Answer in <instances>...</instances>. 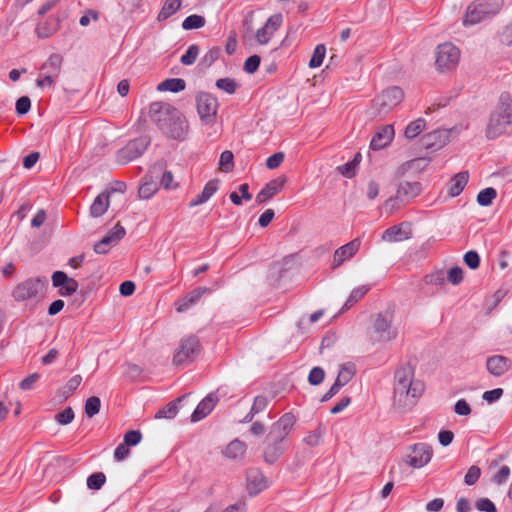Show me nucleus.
<instances>
[{"mask_svg":"<svg viewBox=\"0 0 512 512\" xmlns=\"http://www.w3.org/2000/svg\"><path fill=\"white\" fill-rule=\"evenodd\" d=\"M130 454L129 446H127L124 442L119 444L114 451V459L117 462L123 461Z\"/></svg>","mask_w":512,"mask_h":512,"instance_id":"nucleus-64","label":"nucleus"},{"mask_svg":"<svg viewBox=\"0 0 512 512\" xmlns=\"http://www.w3.org/2000/svg\"><path fill=\"white\" fill-rule=\"evenodd\" d=\"M369 291L368 286H359L352 290L350 296L344 303L342 310L350 309L355 303H357L364 295Z\"/></svg>","mask_w":512,"mask_h":512,"instance_id":"nucleus-36","label":"nucleus"},{"mask_svg":"<svg viewBox=\"0 0 512 512\" xmlns=\"http://www.w3.org/2000/svg\"><path fill=\"white\" fill-rule=\"evenodd\" d=\"M324 378L325 371L323 370V368L316 366L310 370L308 375V382L312 386H318L324 381Z\"/></svg>","mask_w":512,"mask_h":512,"instance_id":"nucleus-47","label":"nucleus"},{"mask_svg":"<svg viewBox=\"0 0 512 512\" xmlns=\"http://www.w3.org/2000/svg\"><path fill=\"white\" fill-rule=\"evenodd\" d=\"M497 192L494 188L488 187L481 190L477 195V203L480 206H489L496 198Z\"/></svg>","mask_w":512,"mask_h":512,"instance_id":"nucleus-39","label":"nucleus"},{"mask_svg":"<svg viewBox=\"0 0 512 512\" xmlns=\"http://www.w3.org/2000/svg\"><path fill=\"white\" fill-rule=\"evenodd\" d=\"M200 351L199 339L194 336H188L181 340L180 345L173 357V364L176 366L186 362H191Z\"/></svg>","mask_w":512,"mask_h":512,"instance_id":"nucleus-10","label":"nucleus"},{"mask_svg":"<svg viewBox=\"0 0 512 512\" xmlns=\"http://www.w3.org/2000/svg\"><path fill=\"white\" fill-rule=\"evenodd\" d=\"M196 106L198 114L203 122L211 124L215 121L218 110V101L212 94L207 92L198 93L196 96Z\"/></svg>","mask_w":512,"mask_h":512,"instance_id":"nucleus-11","label":"nucleus"},{"mask_svg":"<svg viewBox=\"0 0 512 512\" xmlns=\"http://www.w3.org/2000/svg\"><path fill=\"white\" fill-rule=\"evenodd\" d=\"M216 87L228 94H234L238 88V83L233 78H220L216 81Z\"/></svg>","mask_w":512,"mask_h":512,"instance_id":"nucleus-43","label":"nucleus"},{"mask_svg":"<svg viewBox=\"0 0 512 512\" xmlns=\"http://www.w3.org/2000/svg\"><path fill=\"white\" fill-rule=\"evenodd\" d=\"M403 99L404 92L400 87H388L373 99L370 115L383 119L390 111L398 106Z\"/></svg>","mask_w":512,"mask_h":512,"instance_id":"nucleus-5","label":"nucleus"},{"mask_svg":"<svg viewBox=\"0 0 512 512\" xmlns=\"http://www.w3.org/2000/svg\"><path fill=\"white\" fill-rule=\"evenodd\" d=\"M283 22V16L281 13L270 16L265 25L257 30L256 40L260 45L267 44L273 34L280 28Z\"/></svg>","mask_w":512,"mask_h":512,"instance_id":"nucleus-15","label":"nucleus"},{"mask_svg":"<svg viewBox=\"0 0 512 512\" xmlns=\"http://www.w3.org/2000/svg\"><path fill=\"white\" fill-rule=\"evenodd\" d=\"M454 412L460 416H468L471 413V407L466 400L460 399L454 405Z\"/></svg>","mask_w":512,"mask_h":512,"instance_id":"nucleus-60","label":"nucleus"},{"mask_svg":"<svg viewBox=\"0 0 512 512\" xmlns=\"http://www.w3.org/2000/svg\"><path fill=\"white\" fill-rule=\"evenodd\" d=\"M52 284L54 287L59 288L61 296H71L79 287L78 282L67 276L63 271H55L52 275Z\"/></svg>","mask_w":512,"mask_h":512,"instance_id":"nucleus-16","label":"nucleus"},{"mask_svg":"<svg viewBox=\"0 0 512 512\" xmlns=\"http://www.w3.org/2000/svg\"><path fill=\"white\" fill-rule=\"evenodd\" d=\"M184 397L185 396H182V397L178 398L176 401H172V402L168 403L164 408L160 409L155 414V418L156 419H162V418L173 419L178 413V408H177L176 402H180Z\"/></svg>","mask_w":512,"mask_h":512,"instance_id":"nucleus-35","label":"nucleus"},{"mask_svg":"<svg viewBox=\"0 0 512 512\" xmlns=\"http://www.w3.org/2000/svg\"><path fill=\"white\" fill-rule=\"evenodd\" d=\"M100 408H101L100 398L97 396H91L85 402L84 412L88 418H92L96 414L99 413Z\"/></svg>","mask_w":512,"mask_h":512,"instance_id":"nucleus-38","label":"nucleus"},{"mask_svg":"<svg viewBox=\"0 0 512 512\" xmlns=\"http://www.w3.org/2000/svg\"><path fill=\"white\" fill-rule=\"evenodd\" d=\"M285 179L276 178L268 182L261 191L256 195V202L262 204L273 198L284 187Z\"/></svg>","mask_w":512,"mask_h":512,"instance_id":"nucleus-19","label":"nucleus"},{"mask_svg":"<svg viewBox=\"0 0 512 512\" xmlns=\"http://www.w3.org/2000/svg\"><path fill=\"white\" fill-rule=\"evenodd\" d=\"M186 87V82L181 78H169L158 84L157 90L159 91H170L180 92Z\"/></svg>","mask_w":512,"mask_h":512,"instance_id":"nucleus-31","label":"nucleus"},{"mask_svg":"<svg viewBox=\"0 0 512 512\" xmlns=\"http://www.w3.org/2000/svg\"><path fill=\"white\" fill-rule=\"evenodd\" d=\"M476 508L482 512H497L495 504L488 498H481L476 502Z\"/></svg>","mask_w":512,"mask_h":512,"instance_id":"nucleus-57","label":"nucleus"},{"mask_svg":"<svg viewBox=\"0 0 512 512\" xmlns=\"http://www.w3.org/2000/svg\"><path fill=\"white\" fill-rule=\"evenodd\" d=\"M246 444L238 439L230 442L225 449V456L230 459H239L244 456L246 452Z\"/></svg>","mask_w":512,"mask_h":512,"instance_id":"nucleus-30","label":"nucleus"},{"mask_svg":"<svg viewBox=\"0 0 512 512\" xmlns=\"http://www.w3.org/2000/svg\"><path fill=\"white\" fill-rule=\"evenodd\" d=\"M182 1L181 0H166L163 4L158 16V21H165L177 11L181 9Z\"/></svg>","mask_w":512,"mask_h":512,"instance_id":"nucleus-29","label":"nucleus"},{"mask_svg":"<svg viewBox=\"0 0 512 512\" xmlns=\"http://www.w3.org/2000/svg\"><path fill=\"white\" fill-rule=\"evenodd\" d=\"M510 125H512V99L508 93H502L498 106L490 115L486 137L490 140L496 139L504 134Z\"/></svg>","mask_w":512,"mask_h":512,"instance_id":"nucleus-4","label":"nucleus"},{"mask_svg":"<svg viewBox=\"0 0 512 512\" xmlns=\"http://www.w3.org/2000/svg\"><path fill=\"white\" fill-rule=\"evenodd\" d=\"M16 113L25 115L31 108V100L28 96H22L16 101Z\"/></svg>","mask_w":512,"mask_h":512,"instance_id":"nucleus-55","label":"nucleus"},{"mask_svg":"<svg viewBox=\"0 0 512 512\" xmlns=\"http://www.w3.org/2000/svg\"><path fill=\"white\" fill-rule=\"evenodd\" d=\"M221 49L219 47H212L201 58L198 66L202 69H208L219 58Z\"/></svg>","mask_w":512,"mask_h":512,"instance_id":"nucleus-34","label":"nucleus"},{"mask_svg":"<svg viewBox=\"0 0 512 512\" xmlns=\"http://www.w3.org/2000/svg\"><path fill=\"white\" fill-rule=\"evenodd\" d=\"M502 7L503 0H476L467 7L463 23L478 24L498 14Z\"/></svg>","mask_w":512,"mask_h":512,"instance_id":"nucleus-6","label":"nucleus"},{"mask_svg":"<svg viewBox=\"0 0 512 512\" xmlns=\"http://www.w3.org/2000/svg\"><path fill=\"white\" fill-rule=\"evenodd\" d=\"M394 129L392 125H386L375 133L371 142L370 148L373 150H380L386 147L393 139Z\"/></svg>","mask_w":512,"mask_h":512,"instance_id":"nucleus-22","label":"nucleus"},{"mask_svg":"<svg viewBox=\"0 0 512 512\" xmlns=\"http://www.w3.org/2000/svg\"><path fill=\"white\" fill-rule=\"evenodd\" d=\"M110 192L100 193L90 206V215L94 218L101 217L108 209Z\"/></svg>","mask_w":512,"mask_h":512,"instance_id":"nucleus-26","label":"nucleus"},{"mask_svg":"<svg viewBox=\"0 0 512 512\" xmlns=\"http://www.w3.org/2000/svg\"><path fill=\"white\" fill-rule=\"evenodd\" d=\"M511 366L509 358L502 355L491 356L486 361L487 370L496 377L505 374Z\"/></svg>","mask_w":512,"mask_h":512,"instance_id":"nucleus-20","label":"nucleus"},{"mask_svg":"<svg viewBox=\"0 0 512 512\" xmlns=\"http://www.w3.org/2000/svg\"><path fill=\"white\" fill-rule=\"evenodd\" d=\"M206 23V20L203 16L193 14L184 19L182 22V28L184 30H192L202 28Z\"/></svg>","mask_w":512,"mask_h":512,"instance_id":"nucleus-37","label":"nucleus"},{"mask_svg":"<svg viewBox=\"0 0 512 512\" xmlns=\"http://www.w3.org/2000/svg\"><path fill=\"white\" fill-rule=\"evenodd\" d=\"M82 377L80 375H74L66 385L63 387V395L67 398L69 397L81 384Z\"/></svg>","mask_w":512,"mask_h":512,"instance_id":"nucleus-50","label":"nucleus"},{"mask_svg":"<svg viewBox=\"0 0 512 512\" xmlns=\"http://www.w3.org/2000/svg\"><path fill=\"white\" fill-rule=\"evenodd\" d=\"M106 476L103 472H96L87 478V486L91 490H99L104 485Z\"/></svg>","mask_w":512,"mask_h":512,"instance_id":"nucleus-46","label":"nucleus"},{"mask_svg":"<svg viewBox=\"0 0 512 512\" xmlns=\"http://www.w3.org/2000/svg\"><path fill=\"white\" fill-rule=\"evenodd\" d=\"M463 261L470 269L475 270L480 265V256L476 251L470 250L464 254Z\"/></svg>","mask_w":512,"mask_h":512,"instance_id":"nucleus-49","label":"nucleus"},{"mask_svg":"<svg viewBox=\"0 0 512 512\" xmlns=\"http://www.w3.org/2000/svg\"><path fill=\"white\" fill-rule=\"evenodd\" d=\"M296 418L292 413H285L270 428L265 439L263 458L267 464H274L284 453L283 440L292 430Z\"/></svg>","mask_w":512,"mask_h":512,"instance_id":"nucleus-2","label":"nucleus"},{"mask_svg":"<svg viewBox=\"0 0 512 512\" xmlns=\"http://www.w3.org/2000/svg\"><path fill=\"white\" fill-rule=\"evenodd\" d=\"M361 241L359 238L351 240L334 252L333 268L339 267L345 260L351 258L359 250Z\"/></svg>","mask_w":512,"mask_h":512,"instance_id":"nucleus-17","label":"nucleus"},{"mask_svg":"<svg viewBox=\"0 0 512 512\" xmlns=\"http://www.w3.org/2000/svg\"><path fill=\"white\" fill-rule=\"evenodd\" d=\"M63 57L58 53H53L49 56L46 62L41 66V73H46L57 78L61 72Z\"/></svg>","mask_w":512,"mask_h":512,"instance_id":"nucleus-25","label":"nucleus"},{"mask_svg":"<svg viewBox=\"0 0 512 512\" xmlns=\"http://www.w3.org/2000/svg\"><path fill=\"white\" fill-rule=\"evenodd\" d=\"M503 395L502 388H495L493 390L485 391L482 395L484 401L488 403H493L501 398Z\"/></svg>","mask_w":512,"mask_h":512,"instance_id":"nucleus-62","label":"nucleus"},{"mask_svg":"<svg viewBox=\"0 0 512 512\" xmlns=\"http://www.w3.org/2000/svg\"><path fill=\"white\" fill-rule=\"evenodd\" d=\"M424 391V384L414 380V367L401 363L394 373V397L399 401L403 397L418 398Z\"/></svg>","mask_w":512,"mask_h":512,"instance_id":"nucleus-3","label":"nucleus"},{"mask_svg":"<svg viewBox=\"0 0 512 512\" xmlns=\"http://www.w3.org/2000/svg\"><path fill=\"white\" fill-rule=\"evenodd\" d=\"M409 453L404 457L403 461L412 468H422L427 465L432 456L433 449L427 443H416L408 448Z\"/></svg>","mask_w":512,"mask_h":512,"instance_id":"nucleus-9","label":"nucleus"},{"mask_svg":"<svg viewBox=\"0 0 512 512\" xmlns=\"http://www.w3.org/2000/svg\"><path fill=\"white\" fill-rule=\"evenodd\" d=\"M40 378V375L38 373H32L28 375L26 378H24L20 383L19 387L22 390H30L33 388V385L38 381Z\"/></svg>","mask_w":512,"mask_h":512,"instance_id":"nucleus-63","label":"nucleus"},{"mask_svg":"<svg viewBox=\"0 0 512 512\" xmlns=\"http://www.w3.org/2000/svg\"><path fill=\"white\" fill-rule=\"evenodd\" d=\"M200 49L196 44H192L188 47L185 54H183L180 58L181 64L185 66H190L195 63L198 55H199Z\"/></svg>","mask_w":512,"mask_h":512,"instance_id":"nucleus-42","label":"nucleus"},{"mask_svg":"<svg viewBox=\"0 0 512 512\" xmlns=\"http://www.w3.org/2000/svg\"><path fill=\"white\" fill-rule=\"evenodd\" d=\"M284 157L285 155L283 152H276L268 157V159L266 160V166L269 169H276L281 165V163L284 160Z\"/></svg>","mask_w":512,"mask_h":512,"instance_id":"nucleus-58","label":"nucleus"},{"mask_svg":"<svg viewBox=\"0 0 512 512\" xmlns=\"http://www.w3.org/2000/svg\"><path fill=\"white\" fill-rule=\"evenodd\" d=\"M149 144L150 140L147 137H139L131 140L125 147L118 151L117 161L120 164H127L128 162L141 156Z\"/></svg>","mask_w":512,"mask_h":512,"instance_id":"nucleus-13","label":"nucleus"},{"mask_svg":"<svg viewBox=\"0 0 512 512\" xmlns=\"http://www.w3.org/2000/svg\"><path fill=\"white\" fill-rule=\"evenodd\" d=\"M355 375V365L352 363H345L340 366L336 381L345 386L348 384Z\"/></svg>","mask_w":512,"mask_h":512,"instance_id":"nucleus-32","label":"nucleus"},{"mask_svg":"<svg viewBox=\"0 0 512 512\" xmlns=\"http://www.w3.org/2000/svg\"><path fill=\"white\" fill-rule=\"evenodd\" d=\"M218 189V181L210 180L204 186L202 192L198 194L193 200L190 201L189 207H196L207 202L217 191Z\"/></svg>","mask_w":512,"mask_h":512,"instance_id":"nucleus-27","label":"nucleus"},{"mask_svg":"<svg viewBox=\"0 0 512 512\" xmlns=\"http://www.w3.org/2000/svg\"><path fill=\"white\" fill-rule=\"evenodd\" d=\"M247 490L252 496L257 495L267 488V481L263 473L256 468L247 471Z\"/></svg>","mask_w":512,"mask_h":512,"instance_id":"nucleus-18","label":"nucleus"},{"mask_svg":"<svg viewBox=\"0 0 512 512\" xmlns=\"http://www.w3.org/2000/svg\"><path fill=\"white\" fill-rule=\"evenodd\" d=\"M446 279L453 285H458L463 280V270L459 266H454L448 270Z\"/></svg>","mask_w":512,"mask_h":512,"instance_id":"nucleus-51","label":"nucleus"},{"mask_svg":"<svg viewBox=\"0 0 512 512\" xmlns=\"http://www.w3.org/2000/svg\"><path fill=\"white\" fill-rule=\"evenodd\" d=\"M47 287L48 279L44 276L28 278L14 288L12 296L18 302L26 300L39 302L44 297Z\"/></svg>","mask_w":512,"mask_h":512,"instance_id":"nucleus-7","label":"nucleus"},{"mask_svg":"<svg viewBox=\"0 0 512 512\" xmlns=\"http://www.w3.org/2000/svg\"><path fill=\"white\" fill-rule=\"evenodd\" d=\"M260 57L258 55H252L248 57L244 63L245 72L252 74L257 71L260 65Z\"/></svg>","mask_w":512,"mask_h":512,"instance_id":"nucleus-56","label":"nucleus"},{"mask_svg":"<svg viewBox=\"0 0 512 512\" xmlns=\"http://www.w3.org/2000/svg\"><path fill=\"white\" fill-rule=\"evenodd\" d=\"M74 419V411L71 407L64 409L55 415V420L61 425H67Z\"/></svg>","mask_w":512,"mask_h":512,"instance_id":"nucleus-52","label":"nucleus"},{"mask_svg":"<svg viewBox=\"0 0 512 512\" xmlns=\"http://www.w3.org/2000/svg\"><path fill=\"white\" fill-rule=\"evenodd\" d=\"M324 432H325L324 427L319 425L315 430L311 431L304 438V442L311 447L318 446L321 443V439H322Z\"/></svg>","mask_w":512,"mask_h":512,"instance_id":"nucleus-45","label":"nucleus"},{"mask_svg":"<svg viewBox=\"0 0 512 512\" xmlns=\"http://www.w3.org/2000/svg\"><path fill=\"white\" fill-rule=\"evenodd\" d=\"M480 475V468L475 465L471 466L464 477L465 484L469 486L474 485L478 481Z\"/></svg>","mask_w":512,"mask_h":512,"instance_id":"nucleus-54","label":"nucleus"},{"mask_svg":"<svg viewBox=\"0 0 512 512\" xmlns=\"http://www.w3.org/2000/svg\"><path fill=\"white\" fill-rule=\"evenodd\" d=\"M268 405V398L263 395H258L254 398L253 405L251 409L254 413L258 414L262 412Z\"/></svg>","mask_w":512,"mask_h":512,"instance_id":"nucleus-61","label":"nucleus"},{"mask_svg":"<svg viewBox=\"0 0 512 512\" xmlns=\"http://www.w3.org/2000/svg\"><path fill=\"white\" fill-rule=\"evenodd\" d=\"M373 329L377 335L375 340L389 342L396 338L397 330L392 327V320L387 315L379 313L373 323Z\"/></svg>","mask_w":512,"mask_h":512,"instance_id":"nucleus-14","label":"nucleus"},{"mask_svg":"<svg viewBox=\"0 0 512 512\" xmlns=\"http://www.w3.org/2000/svg\"><path fill=\"white\" fill-rule=\"evenodd\" d=\"M326 53V48L323 44H319L315 47L313 55L309 61L310 68L320 67L323 63Z\"/></svg>","mask_w":512,"mask_h":512,"instance_id":"nucleus-44","label":"nucleus"},{"mask_svg":"<svg viewBox=\"0 0 512 512\" xmlns=\"http://www.w3.org/2000/svg\"><path fill=\"white\" fill-rule=\"evenodd\" d=\"M111 245L110 238L104 236L100 241L94 244L93 250L97 254H107Z\"/></svg>","mask_w":512,"mask_h":512,"instance_id":"nucleus-59","label":"nucleus"},{"mask_svg":"<svg viewBox=\"0 0 512 512\" xmlns=\"http://www.w3.org/2000/svg\"><path fill=\"white\" fill-rule=\"evenodd\" d=\"M210 289L206 287H198L188 293L185 297L178 300L176 305V311L179 313H183L187 311L190 307H192L194 304H196L199 299L207 292H209Z\"/></svg>","mask_w":512,"mask_h":512,"instance_id":"nucleus-21","label":"nucleus"},{"mask_svg":"<svg viewBox=\"0 0 512 512\" xmlns=\"http://www.w3.org/2000/svg\"><path fill=\"white\" fill-rule=\"evenodd\" d=\"M459 59L460 51L455 45L449 42L438 45L435 64L437 70L440 72L450 71L456 68Z\"/></svg>","mask_w":512,"mask_h":512,"instance_id":"nucleus-8","label":"nucleus"},{"mask_svg":"<svg viewBox=\"0 0 512 512\" xmlns=\"http://www.w3.org/2000/svg\"><path fill=\"white\" fill-rule=\"evenodd\" d=\"M217 398L208 394L196 407L191 415V422H198L205 418L214 408Z\"/></svg>","mask_w":512,"mask_h":512,"instance_id":"nucleus-24","label":"nucleus"},{"mask_svg":"<svg viewBox=\"0 0 512 512\" xmlns=\"http://www.w3.org/2000/svg\"><path fill=\"white\" fill-rule=\"evenodd\" d=\"M421 190L422 185L420 182H402L398 186L395 197H391L385 202V208L389 209V212L392 213L396 209L394 204L396 201L401 203L408 202L410 199L418 196Z\"/></svg>","mask_w":512,"mask_h":512,"instance_id":"nucleus-12","label":"nucleus"},{"mask_svg":"<svg viewBox=\"0 0 512 512\" xmlns=\"http://www.w3.org/2000/svg\"><path fill=\"white\" fill-rule=\"evenodd\" d=\"M158 190V184L153 181H145L138 190V195L141 199L151 198Z\"/></svg>","mask_w":512,"mask_h":512,"instance_id":"nucleus-41","label":"nucleus"},{"mask_svg":"<svg viewBox=\"0 0 512 512\" xmlns=\"http://www.w3.org/2000/svg\"><path fill=\"white\" fill-rule=\"evenodd\" d=\"M142 434L139 430H129L124 435V443L127 446H136L141 442Z\"/></svg>","mask_w":512,"mask_h":512,"instance_id":"nucleus-53","label":"nucleus"},{"mask_svg":"<svg viewBox=\"0 0 512 512\" xmlns=\"http://www.w3.org/2000/svg\"><path fill=\"white\" fill-rule=\"evenodd\" d=\"M425 126L426 121L423 118H418L410 122L405 128V137L407 139H414L424 130Z\"/></svg>","mask_w":512,"mask_h":512,"instance_id":"nucleus-33","label":"nucleus"},{"mask_svg":"<svg viewBox=\"0 0 512 512\" xmlns=\"http://www.w3.org/2000/svg\"><path fill=\"white\" fill-rule=\"evenodd\" d=\"M469 174L467 171H462L456 174L451 179V186L449 188V194L452 197L458 196L466 186L468 182Z\"/></svg>","mask_w":512,"mask_h":512,"instance_id":"nucleus-28","label":"nucleus"},{"mask_svg":"<svg viewBox=\"0 0 512 512\" xmlns=\"http://www.w3.org/2000/svg\"><path fill=\"white\" fill-rule=\"evenodd\" d=\"M234 167V155L231 151L225 150L221 153L219 159V169L222 172H230Z\"/></svg>","mask_w":512,"mask_h":512,"instance_id":"nucleus-40","label":"nucleus"},{"mask_svg":"<svg viewBox=\"0 0 512 512\" xmlns=\"http://www.w3.org/2000/svg\"><path fill=\"white\" fill-rule=\"evenodd\" d=\"M149 116L159 130L169 138L180 141L185 139L188 123L184 115L169 103H151Z\"/></svg>","mask_w":512,"mask_h":512,"instance_id":"nucleus-1","label":"nucleus"},{"mask_svg":"<svg viewBox=\"0 0 512 512\" xmlns=\"http://www.w3.org/2000/svg\"><path fill=\"white\" fill-rule=\"evenodd\" d=\"M408 227L407 223H401L389 227L383 232L382 239L387 242H400L410 238V229L405 230L404 227Z\"/></svg>","mask_w":512,"mask_h":512,"instance_id":"nucleus-23","label":"nucleus"},{"mask_svg":"<svg viewBox=\"0 0 512 512\" xmlns=\"http://www.w3.org/2000/svg\"><path fill=\"white\" fill-rule=\"evenodd\" d=\"M126 232L123 226H121L120 223H117L111 230L108 231V233L105 235V237L110 238L111 244L118 243L124 236Z\"/></svg>","mask_w":512,"mask_h":512,"instance_id":"nucleus-48","label":"nucleus"}]
</instances>
